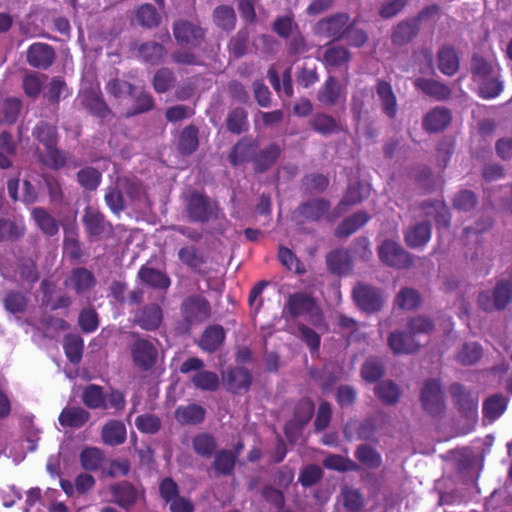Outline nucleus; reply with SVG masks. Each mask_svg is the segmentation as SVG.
I'll use <instances>...</instances> for the list:
<instances>
[{
    "instance_id": "obj_11",
    "label": "nucleus",
    "mask_w": 512,
    "mask_h": 512,
    "mask_svg": "<svg viewBox=\"0 0 512 512\" xmlns=\"http://www.w3.org/2000/svg\"><path fill=\"white\" fill-rule=\"evenodd\" d=\"M82 223L87 236L92 240H100L112 231V224L98 208L93 206L84 208Z\"/></svg>"
},
{
    "instance_id": "obj_50",
    "label": "nucleus",
    "mask_w": 512,
    "mask_h": 512,
    "mask_svg": "<svg viewBox=\"0 0 512 512\" xmlns=\"http://www.w3.org/2000/svg\"><path fill=\"white\" fill-rule=\"evenodd\" d=\"M178 259L182 264L195 272L206 263V258L194 245H186L179 249Z\"/></svg>"
},
{
    "instance_id": "obj_30",
    "label": "nucleus",
    "mask_w": 512,
    "mask_h": 512,
    "mask_svg": "<svg viewBox=\"0 0 512 512\" xmlns=\"http://www.w3.org/2000/svg\"><path fill=\"white\" fill-rule=\"evenodd\" d=\"M205 416V408L196 403L180 405L174 412L176 421L181 425H198L204 421Z\"/></svg>"
},
{
    "instance_id": "obj_55",
    "label": "nucleus",
    "mask_w": 512,
    "mask_h": 512,
    "mask_svg": "<svg viewBox=\"0 0 512 512\" xmlns=\"http://www.w3.org/2000/svg\"><path fill=\"white\" fill-rule=\"evenodd\" d=\"M135 20L144 28L157 27L161 22V16L152 4H142L135 10Z\"/></svg>"
},
{
    "instance_id": "obj_35",
    "label": "nucleus",
    "mask_w": 512,
    "mask_h": 512,
    "mask_svg": "<svg viewBox=\"0 0 512 512\" xmlns=\"http://www.w3.org/2000/svg\"><path fill=\"white\" fill-rule=\"evenodd\" d=\"M370 220V215L363 210L357 211L341 221L335 230V236L344 238L352 235Z\"/></svg>"
},
{
    "instance_id": "obj_3",
    "label": "nucleus",
    "mask_w": 512,
    "mask_h": 512,
    "mask_svg": "<svg viewBox=\"0 0 512 512\" xmlns=\"http://www.w3.org/2000/svg\"><path fill=\"white\" fill-rule=\"evenodd\" d=\"M32 136L45 148V153L36 149L40 163L53 170H60L66 166V153L58 147L59 135L56 125L40 120L33 127Z\"/></svg>"
},
{
    "instance_id": "obj_8",
    "label": "nucleus",
    "mask_w": 512,
    "mask_h": 512,
    "mask_svg": "<svg viewBox=\"0 0 512 512\" xmlns=\"http://www.w3.org/2000/svg\"><path fill=\"white\" fill-rule=\"evenodd\" d=\"M76 101L80 109H84L91 116L106 120L112 116V110L106 103L99 88H84L79 91Z\"/></svg>"
},
{
    "instance_id": "obj_12",
    "label": "nucleus",
    "mask_w": 512,
    "mask_h": 512,
    "mask_svg": "<svg viewBox=\"0 0 512 512\" xmlns=\"http://www.w3.org/2000/svg\"><path fill=\"white\" fill-rule=\"evenodd\" d=\"M173 36L181 46L198 48L205 41L206 30L190 21L178 20L173 23Z\"/></svg>"
},
{
    "instance_id": "obj_48",
    "label": "nucleus",
    "mask_w": 512,
    "mask_h": 512,
    "mask_svg": "<svg viewBox=\"0 0 512 512\" xmlns=\"http://www.w3.org/2000/svg\"><path fill=\"white\" fill-rule=\"evenodd\" d=\"M138 56L142 61L151 65L162 63L166 56V49L160 43L148 41L138 47Z\"/></svg>"
},
{
    "instance_id": "obj_52",
    "label": "nucleus",
    "mask_w": 512,
    "mask_h": 512,
    "mask_svg": "<svg viewBox=\"0 0 512 512\" xmlns=\"http://www.w3.org/2000/svg\"><path fill=\"white\" fill-rule=\"evenodd\" d=\"M63 349L70 363L79 364L83 356L84 341L77 334H67L64 337Z\"/></svg>"
},
{
    "instance_id": "obj_20",
    "label": "nucleus",
    "mask_w": 512,
    "mask_h": 512,
    "mask_svg": "<svg viewBox=\"0 0 512 512\" xmlns=\"http://www.w3.org/2000/svg\"><path fill=\"white\" fill-rule=\"evenodd\" d=\"M350 16L348 13H336L318 21L317 28L320 33L333 40L342 39L349 26Z\"/></svg>"
},
{
    "instance_id": "obj_56",
    "label": "nucleus",
    "mask_w": 512,
    "mask_h": 512,
    "mask_svg": "<svg viewBox=\"0 0 512 512\" xmlns=\"http://www.w3.org/2000/svg\"><path fill=\"white\" fill-rule=\"evenodd\" d=\"M214 23L225 31H232L236 26V14L234 9L228 5L217 6L213 11Z\"/></svg>"
},
{
    "instance_id": "obj_26",
    "label": "nucleus",
    "mask_w": 512,
    "mask_h": 512,
    "mask_svg": "<svg viewBox=\"0 0 512 512\" xmlns=\"http://www.w3.org/2000/svg\"><path fill=\"white\" fill-rule=\"evenodd\" d=\"M281 153L282 149L276 142H271L260 149L253 157L255 173L262 174L271 169L280 158Z\"/></svg>"
},
{
    "instance_id": "obj_21",
    "label": "nucleus",
    "mask_w": 512,
    "mask_h": 512,
    "mask_svg": "<svg viewBox=\"0 0 512 512\" xmlns=\"http://www.w3.org/2000/svg\"><path fill=\"white\" fill-rule=\"evenodd\" d=\"M163 320V311L156 303H149L139 308L133 318V324L145 331L157 330Z\"/></svg>"
},
{
    "instance_id": "obj_19",
    "label": "nucleus",
    "mask_w": 512,
    "mask_h": 512,
    "mask_svg": "<svg viewBox=\"0 0 512 512\" xmlns=\"http://www.w3.org/2000/svg\"><path fill=\"white\" fill-rule=\"evenodd\" d=\"M54 48L42 42L31 44L27 49V63L37 69L47 70L55 61Z\"/></svg>"
},
{
    "instance_id": "obj_25",
    "label": "nucleus",
    "mask_w": 512,
    "mask_h": 512,
    "mask_svg": "<svg viewBox=\"0 0 512 512\" xmlns=\"http://www.w3.org/2000/svg\"><path fill=\"white\" fill-rule=\"evenodd\" d=\"M26 226L22 218L0 216V243H15L24 237Z\"/></svg>"
},
{
    "instance_id": "obj_24",
    "label": "nucleus",
    "mask_w": 512,
    "mask_h": 512,
    "mask_svg": "<svg viewBox=\"0 0 512 512\" xmlns=\"http://www.w3.org/2000/svg\"><path fill=\"white\" fill-rule=\"evenodd\" d=\"M387 342L394 354H413L420 348V343L408 330L391 332Z\"/></svg>"
},
{
    "instance_id": "obj_10",
    "label": "nucleus",
    "mask_w": 512,
    "mask_h": 512,
    "mask_svg": "<svg viewBox=\"0 0 512 512\" xmlns=\"http://www.w3.org/2000/svg\"><path fill=\"white\" fill-rule=\"evenodd\" d=\"M133 364L142 372L152 370L158 361V349L153 342L145 338H138L130 346Z\"/></svg>"
},
{
    "instance_id": "obj_32",
    "label": "nucleus",
    "mask_w": 512,
    "mask_h": 512,
    "mask_svg": "<svg viewBox=\"0 0 512 512\" xmlns=\"http://www.w3.org/2000/svg\"><path fill=\"white\" fill-rule=\"evenodd\" d=\"M256 144L248 137H243L232 147L228 154V161L232 166L253 161Z\"/></svg>"
},
{
    "instance_id": "obj_28",
    "label": "nucleus",
    "mask_w": 512,
    "mask_h": 512,
    "mask_svg": "<svg viewBox=\"0 0 512 512\" xmlns=\"http://www.w3.org/2000/svg\"><path fill=\"white\" fill-rule=\"evenodd\" d=\"M225 338L226 333L221 325H209L202 332L198 346L204 352L214 353L223 344Z\"/></svg>"
},
{
    "instance_id": "obj_1",
    "label": "nucleus",
    "mask_w": 512,
    "mask_h": 512,
    "mask_svg": "<svg viewBox=\"0 0 512 512\" xmlns=\"http://www.w3.org/2000/svg\"><path fill=\"white\" fill-rule=\"evenodd\" d=\"M450 462L455 463L457 472L463 478V485L466 490V493H462L458 488L450 489V505L466 503L481 493L478 480L483 463L475 469L476 455L469 446L450 449Z\"/></svg>"
},
{
    "instance_id": "obj_36",
    "label": "nucleus",
    "mask_w": 512,
    "mask_h": 512,
    "mask_svg": "<svg viewBox=\"0 0 512 512\" xmlns=\"http://www.w3.org/2000/svg\"><path fill=\"white\" fill-rule=\"evenodd\" d=\"M491 292L495 310H505L512 302V271L508 279L498 280Z\"/></svg>"
},
{
    "instance_id": "obj_13",
    "label": "nucleus",
    "mask_w": 512,
    "mask_h": 512,
    "mask_svg": "<svg viewBox=\"0 0 512 512\" xmlns=\"http://www.w3.org/2000/svg\"><path fill=\"white\" fill-rule=\"evenodd\" d=\"M352 297L357 307L367 313H376L384 305L380 290L368 284H357L353 288Z\"/></svg>"
},
{
    "instance_id": "obj_7",
    "label": "nucleus",
    "mask_w": 512,
    "mask_h": 512,
    "mask_svg": "<svg viewBox=\"0 0 512 512\" xmlns=\"http://www.w3.org/2000/svg\"><path fill=\"white\" fill-rule=\"evenodd\" d=\"M494 220L489 216H480L472 224L463 228V242L466 247V257L473 262L477 259L483 245V234L492 229Z\"/></svg>"
},
{
    "instance_id": "obj_64",
    "label": "nucleus",
    "mask_w": 512,
    "mask_h": 512,
    "mask_svg": "<svg viewBox=\"0 0 512 512\" xmlns=\"http://www.w3.org/2000/svg\"><path fill=\"white\" fill-rule=\"evenodd\" d=\"M350 59V51L341 45L328 47L323 55L324 62L332 67H340L347 64Z\"/></svg>"
},
{
    "instance_id": "obj_60",
    "label": "nucleus",
    "mask_w": 512,
    "mask_h": 512,
    "mask_svg": "<svg viewBox=\"0 0 512 512\" xmlns=\"http://www.w3.org/2000/svg\"><path fill=\"white\" fill-rule=\"evenodd\" d=\"M482 357L483 347L477 341L464 343L457 355L459 362L468 366L478 363Z\"/></svg>"
},
{
    "instance_id": "obj_17",
    "label": "nucleus",
    "mask_w": 512,
    "mask_h": 512,
    "mask_svg": "<svg viewBox=\"0 0 512 512\" xmlns=\"http://www.w3.org/2000/svg\"><path fill=\"white\" fill-rule=\"evenodd\" d=\"M331 203L325 198H313L301 203L296 209V217L300 224L306 222H319L328 214Z\"/></svg>"
},
{
    "instance_id": "obj_14",
    "label": "nucleus",
    "mask_w": 512,
    "mask_h": 512,
    "mask_svg": "<svg viewBox=\"0 0 512 512\" xmlns=\"http://www.w3.org/2000/svg\"><path fill=\"white\" fill-rule=\"evenodd\" d=\"M420 400L423 409L432 416L444 412L445 401L441 384L438 380L428 379L421 390Z\"/></svg>"
},
{
    "instance_id": "obj_6",
    "label": "nucleus",
    "mask_w": 512,
    "mask_h": 512,
    "mask_svg": "<svg viewBox=\"0 0 512 512\" xmlns=\"http://www.w3.org/2000/svg\"><path fill=\"white\" fill-rule=\"evenodd\" d=\"M283 311L292 319L307 315L309 322L314 327H319L324 323L323 313L315 299L305 292H295L291 294L284 305Z\"/></svg>"
},
{
    "instance_id": "obj_63",
    "label": "nucleus",
    "mask_w": 512,
    "mask_h": 512,
    "mask_svg": "<svg viewBox=\"0 0 512 512\" xmlns=\"http://www.w3.org/2000/svg\"><path fill=\"white\" fill-rule=\"evenodd\" d=\"M504 89V83L498 78L491 76L480 80L478 95L484 100H492L498 97Z\"/></svg>"
},
{
    "instance_id": "obj_43",
    "label": "nucleus",
    "mask_w": 512,
    "mask_h": 512,
    "mask_svg": "<svg viewBox=\"0 0 512 512\" xmlns=\"http://www.w3.org/2000/svg\"><path fill=\"white\" fill-rule=\"evenodd\" d=\"M413 84L416 89L435 100L440 101L448 97V87L437 80L419 77Z\"/></svg>"
},
{
    "instance_id": "obj_59",
    "label": "nucleus",
    "mask_w": 512,
    "mask_h": 512,
    "mask_svg": "<svg viewBox=\"0 0 512 512\" xmlns=\"http://www.w3.org/2000/svg\"><path fill=\"white\" fill-rule=\"evenodd\" d=\"M76 177L79 185L88 191H95L102 180L101 172L92 166L81 168Z\"/></svg>"
},
{
    "instance_id": "obj_29",
    "label": "nucleus",
    "mask_w": 512,
    "mask_h": 512,
    "mask_svg": "<svg viewBox=\"0 0 512 512\" xmlns=\"http://www.w3.org/2000/svg\"><path fill=\"white\" fill-rule=\"evenodd\" d=\"M376 92L381 102L383 113L390 119H394L398 112L397 98L392 85L385 80H378Z\"/></svg>"
},
{
    "instance_id": "obj_23",
    "label": "nucleus",
    "mask_w": 512,
    "mask_h": 512,
    "mask_svg": "<svg viewBox=\"0 0 512 512\" xmlns=\"http://www.w3.org/2000/svg\"><path fill=\"white\" fill-rule=\"evenodd\" d=\"M109 490L113 502L123 509L133 507L140 496L138 489L125 480L112 484Z\"/></svg>"
},
{
    "instance_id": "obj_40",
    "label": "nucleus",
    "mask_w": 512,
    "mask_h": 512,
    "mask_svg": "<svg viewBox=\"0 0 512 512\" xmlns=\"http://www.w3.org/2000/svg\"><path fill=\"white\" fill-rule=\"evenodd\" d=\"M212 468L216 476L228 477L234 473L237 460L230 449H220L212 456Z\"/></svg>"
},
{
    "instance_id": "obj_38",
    "label": "nucleus",
    "mask_w": 512,
    "mask_h": 512,
    "mask_svg": "<svg viewBox=\"0 0 512 512\" xmlns=\"http://www.w3.org/2000/svg\"><path fill=\"white\" fill-rule=\"evenodd\" d=\"M199 147V129L194 124L186 126L179 134L177 148L182 156L193 154Z\"/></svg>"
},
{
    "instance_id": "obj_41",
    "label": "nucleus",
    "mask_w": 512,
    "mask_h": 512,
    "mask_svg": "<svg viewBox=\"0 0 512 512\" xmlns=\"http://www.w3.org/2000/svg\"><path fill=\"white\" fill-rule=\"evenodd\" d=\"M422 125L430 133L443 131L448 125V109L440 106L433 108L423 118Z\"/></svg>"
},
{
    "instance_id": "obj_31",
    "label": "nucleus",
    "mask_w": 512,
    "mask_h": 512,
    "mask_svg": "<svg viewBox=\"0 0 512 512\" xmlns=\"http://www.w3.org/2000/svg\"><path fill=\"white\" fill-rule=\"evenodd\" d=\"M326 265L332 274H348L352 270V259L347 250L335 249L327 254Z\"/></svg>"
},
{
    "instance_id": "obj_9",
    "label": "nucleus",
    "mask_w": 512,
    "mask_h": 512,
    "mask_svg": "<svg viewBox=\"0 0 512 512\" xmlns=\"http://www.w3.org/2000/svg\"><path fill=\"white\" fill-rule=\"evenodd\" d=\"M380 261L396 269H406L412 266V256L396 241L386 239L378 247Z\"/></svg>"
},
{
    "instance_id": "obj_4",
    "label": "nucleus",
    "mask_w": 512,
    "mask_h": 512,
    "mask_svg": "<svg viewBox=\"0 0 512 512\" xmlns=\"http://www.w3.org/2000/svg\"><path fill=\"white\" fill-rule=\"evenodd\" d=\"M185 212L193 223L205 224L219 219L220 208L217 201L204 192L190 191L184 199Z\"/></svg>"
},
{
    "instance_id": "obj_49",
    "label": "nucleus",
    "mask_w": 512,
    "mask_h": 512,
    "mask_svg": "<svg viewBox=\"0 0 512 512\" xmlns=\"http://www.w3.org/2000/svg\"><path fill=\"white\" fill-rule=\"evenodd\" d=\"M71 94L64 78L55 76L46 86L44 97L50 105L59 106L61 97L66 98Z\"/></svg>"
},
{
    "instance_id": "obj_62",
    "label": "nucleus",
    "mask_w": 512,
    "mask_h": 512,
    "mask_svg": "<svg viewBox=\"0 0 512 512\" xmlns=\"http://www.w3.org/2000/svg\"><path fill=\"white\" fill-rule=\"evenodd\" d=\"M315 404L308 397L301 398L294 407L293 421L300 427L308 424L314 414Z\"/></svg>"
},
{
    "instance_id": "obj_45",
    "label": "nucleus",
    "mask_w": 512,
    "mask_h": 512,
    "mask_svg": "<svg viewBox=\"0 0 512 512\" xmlns=\"http://www.w3.org/2000/svg\"><path fill=\"white\" fill-rule=\"evenodd\" d=\"M31 216L43 234L49 237L58 234V221L45 208H34L31 212Z\"/></svg>"
},
{
    "instance_id": "obj_34",
    "label": "nucleus",
    "mask_w": 512,
    "mask_h": 512,
    "mask_svg": "<svg viewBox=\"0 0 512 512\" xmlns=\"http://www.w3.org/2000/svg\"><path fill=\"white\" fill-rule=\"evenodd\" d=\"M103 442L110 446H119L126 441L127 430L125 424L120 420H109L101 430Z\"/></svg>"
},
{
    "instance_id": "obj_2",
    "label": "nucleus",
    "mask_w": 512,
    "mask_h": 512,
    "mask_svg": "<svg viewBox=\"0 0 512 512\" xmlns=\"http://www.w3.org/2000/svg\"><path fill=\"white\" fill-rule=\"evenodd\" d=\"M450 398L463 423L450 417V439L473 432L478 422V399L459 382L450 383Z\"/></svg>"
},
{
    "instance_id": "obj_51",
    "label": "nucleus",
    "mask_w": 512,
    "mask_h": 512,
    "mask_svg": "<svg viewBox=\"0 0 512 512\" xmlns=\"http://www.w3.org/2000/svg\"><path fill=\"white\" fill-rule=\"evenodd\" d=\"M226 128L235 135L246 132L249 129L247 111L242 107L232 109L226 118Z\"/></svg>"
},
{
    "instance_id": "obj_47",
    "label": "nucleus",
    "mask_w": 512,
    "mask_h": 512,
    "mask_svg": "<svg viewBox=\"0 0 512 512\" xmlns=\"http://www.w3.org/2000/svg\"><path fill=\"white\" fill-rule=\"evenodd\" d=\"M374 393L384 405L393 406L400 400L401 389L394 381L384 380L375 386Z\"/></svg>"
},
{
    "instance_id": "obj_53",
    "label": "nucleus",
    "mask_w": 512,
    "mask_h": 512,
    "mask_svg": "<svg viewBox=\"0 0 512 512\" xmlns=\"http://www.w3.org/2000/svg\"><path fill=\"white\" fill-rule=\"evenodd\" d=\"M422 302L420 293L413 288L404 287L399 290L394 304L401 310L411 311L417 309Z\"/></svg>"
},
{
    "instance_id": "obj_39",
    "label": "nucleus",
    "mask_w": 512,
    "mask_h": 512,
    "mask_svg": "<svg viewBox=\"0 0 512 512\" xmlns=\"http://www.w3.org/2000/svg\"><path fill=\"white\" fill-rule=\"evenodd\" d=\"M217 439L208 432L197 433L192 438L194 453L202 458L210 459L217 452Z\"/></svg>"
},
{
    "instance_id": "obj_22",
    "label": "nucleus",
    "mask_w": 512,
    "mask_h": 512,
    "mask_svg": "<svg viewBox=\"0 0 512 512\" xmlns=\"http://www.w3.org/2000/svg\"><path fill=\"white\" fill-rule=\"evenodd\" d=\"M94 274L85 267L73 268L64 281L65 287L73 290L77 295H83L96 286Z\"/></svg>"
},
{
    "instance_id": "obj_37",
    "label": "nucleus",
    "mask_w": 512,
    "mask_h": 512,
    "mask_svg": "<svg viewBox=\"0 0 512 512\" xmlns=\"http://www.w3.org/2000/svg\"><path fill=\"white\" fill-rule=\"evenodd\" d=\"M90 418V413L82 407H65L59 414L58 421L61 426L81 428Z\"/></svg>"
},
{
    "instance_id": "obj_18",
    "label": "nucleus",
    "mask_w": 512,
    "mask_h": 512,
    "mask_svg": "<svg viewBox=\"0 0 512 512\" xmlns=\"http://www.w3.org/2000/svg\"><path fill=\"white\" fill-rule=\"evenodd\" d=\"M316 98L324 106H335L340 102H345V88L335 76L330 75L318 89Z\"/></svg>"
},
{
    "instance_id": "obj_5",
    "label": "nucleus",
    "mask_w": 512,
    "mask_h": 512,
    "mask_svg": "<svg viewBox=\"0 0 512 512\" xmlns=\"http://www.w3.org/2000/svg\"><path fill=\"white\" fill-rule=\"evenodd\" d=\"M439 10L438 5L432 4L419 11L416 16L400 21L392 31V44L401 47L411 43L419 34L421 22L434 19Z\"/></svg>"
},
{
    "instance_id": "obj_27",
    "label": "nucleus",
    "mask_w": 512,
    "mask_h": 512,
    "mask_svg": "<svg viewBox=\"0 0 512 512\" xmlns=\"http://www.w3.org/2000/svg\"><path fill=\"white\" fill-rule=\"evenodd\" d=\"M137 278L145 285L155 290L167 291L171 285L170 277L163 271L148 265H142Z\"/></svg>"
},
{
    "instance_id": "obj_46",
    "label": "nucleus",
    "mask_w": 512,
    "mask_h": 512,
    "mask_svg": "<svg viewBox=\"0 0 512 512\" xmlns=\"http://www.w3.org/2000/svg\"><path fill=\"white\" fill-rule=\"evenodd\" d=\"M354 456L356 460L367 469H378L382 466V456L379 451L369 444L359 445Z\"/></svg>"
},
{
    "instance_id": "obj_33",
    "label": "nucleus",
    "mask_w": 512,
    "mask_h": 512,
    "mask_svg": "<svg viewBox=\"0 0 512 512\" xmlns=\"http://www.w3.org/2000/svg\"><path fill=\"white\" fill-rule=\"evenodd\" d=\"M508 398L503 394L496 393L488 396L482 404V415L484 419L490 422L496 421L506 411Z\"/></svg>"
},
{
    "instance_id": "obj_42",
    "label": "nucleus",
    "mask_w": 512,
    "mask_h": 512,
    "mask_svg": "<svg viewBox=\"0 0 512 512\" xmlns=\"http://www.w3.org/2000/svg\"><path fill=\"white\" fill-rule=\"evenodd\" d=\"M430 238L431 225L429 222L418 223L404 233V240L411 248L424 246Z\"/></svg>"
},
{
    "instance_id": "obj_61",
    "label": "nucleus",
    "mask_w": 512,
    "mask_h": 512,
    "mask_svg": "<svg viewBox=\"0 0 512 512\" xmlns=\"http://www.w3.org/2000/svg\"><path fill=\"white\" fill-rule=\"evenodd\" d=\"M385 373L383 361L378 357H369L361 367L362 378L369 382H377Z\"/></svg>"
},
{
    "instance_id": "obj_44",
    "label": "nucleus",
    "mask_w": 512,
    "mask_h": 512,
    "mask_svg": "<svg viewBox=\"0 0 512 512\" xmlns=\"http://www.w3.org/2000/svg\"><path fill=\"white\" fill-rule=\"evenodd\" d=\"M81 398L83 404L89 409H107L106 395L103 387L98 384L85 386Z\"/></svg>"
},
{
    "instance_id": "obj_16",
    "label": "nucleus",
    "mask_w": 512,
    "mask_h": 512,
    "mask_svg": "<svg viewBox=\"0 0 512 512\" xmlns=\"http://www.w3.org/2000/svg\"><path fill=\"white\" fill-rule=\"evenodd\" d=\"M223 386L231 394L246 393L252 385V374L243 366L227 368L222 373Z\"/></svg>"
},
{
    "instance_id": "obj_58",
    "label": "nucleus",
    "mask_w": 512,
    "mask_h": 512,
    "mask_svg": "<svg viewBox=\"0 0 512 512\" xmlns=\"http://www.w3.org/2000/svg\"><path fill=\"white\" fill-rule=\"evenodd\" d=\"M104 200L109 209L115 214L122 212L126 208L124 193L121 191L117 179L107 187Z\"/></svg>"
},
{
    "instance_id": "obj_54",
    "label": "nucleus",
    "mask_w": 512,
    "mask_h": 512,
    "mask_svg": "<svg viewBox=\"0 0 512 512\" xmlns=\"http://www.w3.org/2000/svg\"><path fill=\"white\" fill-rule=\"evenodd\" d=\"M310 126L314 131L324 136L337 133L341 130L336 119L326 113H316L310 120Z\"/></svg>"
},
{
    "instance_id": "obj_57",
    "label": "nucleus",
    "mask_w": 512,
    "mask_h": 512,
    "mask_svg": "<svg viewBox=\"0 0 512 512\" xmlns=\"http://www.w3.org/2000/svg\"><path fill=\"white\" fill-rule=\"evenodd\" d=\"M104 453L96 447L84 448L79 456L81 466L86 471H97L104 462Z\"/></svg>"
},
{
    "instance_id": "obj_15",
    "label": "nucleus",
    "mask_w": 512,
    "mask_h": 512,
    "mask_svg": "<svg viewBox=\"0 0 512 512\" xmlns=\"http://www.w3.org/2000/svg\"><path fill=\"white\" fill-rule=\"evenodd\" d=\"M181 312L188 324L201 323L211 316V305L201 295H191L181 304Z\"/></svg>"
}]
</instances>
